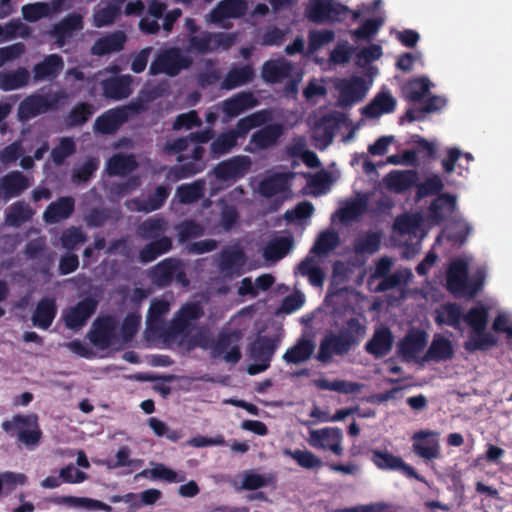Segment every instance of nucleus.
I'll use <instances>...</instances> for the list:
<instances>
[{"label":"nucleus","mask_w":512,"mask_h":512,"mask_svg":"<svg viewBox=\"0 0 512 512\" xmlns=\"http://www.w3.org/2000/svg\"><path fill=\"white\" fill-rule=\"evenodd\" d=\"M366 334V326L356 317H351L336 333L327 331L321 338L316 360L322 364L332 362L334 356L343 357L357 347Z\"/></svg>","instance_id":"nucleus-1"},{"label":"nucleus","mask_w":512,"mask_h":512,"mask_svg":"<svg viewBox=\"0 0 512 512\" xmlns=\"http://www.w3.org/2000/svg\"><path fill=\"white\" fill-rule=\"evenodd\" d=\"M485 271L478 269L468 276V263L461 258L453 260L446 275V287L455 297L473 298L483 288Z\"/></svg>","instance_id":"nucleus-2"},{"label":"nucleus","mask_w":512,"mask_h":512,"mask_svg":"<svg viewBox=\"0 0 512 512\" xmlns=\"http://www.w3.org/2000/svg\"><path fill=\"white\" fill-rule=\"evenodd\" d=\"M147 278L153 286L159 289L169 287L173 281L182 287H187L190 284L182 261L175 257L165 258L150 267L147 271Z\"/></svg>","instance_id":"nucleus-3"},{"label":"nucleus","mask_w":512,"mask_h":512,"mask_svg":"<svg viewBox=\"0 0 512 512\" xmlns=\"http://www.w3.org/2000/svg\"><path fill=\"white\" fill-rule=\"evenodd\" d=\"M2 428L9 436L17 437V440L26 446L37 445L42 436L35 414H16L11 420L4 421Z\"/></svg>","instance_id":"nucleus-4"},{"label":"nucleus","mask_w":512,"mask_h":512,"mask_svg":"<svg viewBox=\"0 0 512 512\" xmlns=\"http://www.w3.org/2000/svg\"><path fill=\"white\" fill-rule=\"evenodd\" d=\"M192 59L186 56L177 47H170L160 51L149 67V74L156 76L165 74L170 77L177 76L182 70L192 65Z\"/></svg>","instance_id":"nucleus-5"},{"label":"nucleus","mask_w":512,"mask_h":512,"mask_svg":"<svg viewBox=\"0 0 512 512\" xmlns=\"http://www.w3.org/2000/svg\"><path fill=\"white\" fill-rule=\"evenodd\" d=\"M203 315L204 310L200 303L188 302L183 304L167 325L165 342L175 341L180 335L187 336L193 328V322L202 318Z\"/></svg>","instance_id":"nucleus-6"},{"label":"nucleus","mask_w":512,"mask_h":512,"mask_svg":"<svg viewBox=\"0 0 512 512\" xmlns=\"http://www.w3.org/2000/svg\"><path fill=\"white\" fill-rule=\"evenodd\" d=\"M349 8L335 0H311L306 16L313 23L341 22L347 17Z\"/></svg>","instance_id":"nucleus-7"},{"label":"nucleus","mask_w":512,"mask_h":512,"mask_svg":"<svg viewBox=\"0 0 512 512\" xmlns=\"http://www.w3.org/2000/svg\"><path fill=\"white\" fill-rule=\"evenodd\" d=\"M235 42V35L225 32L204 31L200 35H192L188 39L189 49L204 55L219 48L229 49Z\"/></svg>","instance_id":"nucleus-8"},{"label":"nucleus","mask_w":512,"mask_h":512,"mask_svg":"<svg viewBox=\"0 0 512 512\" xmlns=\"http://www.w3.org/2000/svg\"><path fill=\"white\" fill-rule=\"evenodd\" d=\"M117 321L111 315L97 317L88 333L90 342L98 349L104 350L116 343Z\"/></svg>","instance_id":"nucleus-9"},{"label":"nucleus","mask_w":512,"mask_h":512,"mask_svg":"<svg viewBox=\"0 0 512 512\" xmlns=\"http://www.w3.org/2000/svg\"><path fill=\"white\" fill-rule=\"evenodd\" d=\"M98 300L88 296L69 307L63 313L65 326L74 331L82 329L98 308Z\"/></svg>","instance_id":"nucleus-10"},{"label":"nucleus","mask_w":512,"mask_h":512,"mask_svg":"<svg viewBox=\"0 0 512 512\" xmlns=\"http://www.w3.org/2000/svg\"><path fill=\"white\" fill-rule=\"evenodd\" d=\"M249 156L237 155L219 162L213 169L214 176L221 182H236L242 179L251 169Z\"/></svg>","instance_id":"nucleus-11"},{"label":"nucleus","mask_w":512,"mask_h":512,"mask_svg":"<svg viewBox=\"0 0 512 512\" xmlns=\"http://www.w3.org/2000/svg\"><path fill=\"white\" fill-rule=\"evenodd\" d=\"M372 451V461L379 469L398 471L406 478L416 479L430 487L429 482L418 474L412 466L406 464L401 457L393 455L388 450Z\"/></svg>","instance_id":"nucleus-12"},{"label":"nucleus","mask_w":512,"mask_h":512,"mask_svg":"<svg viewBox=\"0 0 512 512\" xmlns=\"http://www.w3.org/2000/svg\"><path fill=\"white\" fill-rule=\"evenodd\" d=\"M58 97H49L34 93L25 97L18 106V117L22 121L30 120L56 107Z\"/></svg>","instance_id":"nucleus-13"},{"label":"nucleus","mask_w":512,"mask_h":512,"mask_svg":"<svg viewBox=\"0 0 512 512\" xmlns=\"http://www.w3.org/2000/svg\"><path fill=\"white\" fill-rule=\"evenodd\" d=\"M241 334L238 331H222L218 334L212 346L214 356H221L226 362L236 364L241 359V351L238 345Z\"/></svg>","instance_id":"nucleus-14"},{"label":"nucleus","mask_w":512,"mask_h":512,"mask_svg":"<svg viewBox=\"0 0 512 512\" xmlns=\"http://www.w3.org/2000/svg\"><path fill=\"white\" fill-rule=\"evenodd\" d=\"M276 349V343L273 339L263 336L257 338L250 346V356L256 362L251 365L248 372L251 375L265 371L272 359Z\"/></svg>","instance_id":"nucleus-15"},{"label":"nucleus","mask_w":512,"mask_h":512,"mask_svg":"<svg viewBox=\"0 0 512 512\" xmlns=\"http://www.w3.org/2000/svg\"><path fill=\"white\" fill-rule=\"evenodd\" d=\"M64 69V60L60 54L53 53L46 55L42 61L36 63L32 68L33 81H52L56 79Z\"/></svg>","instance_id":"nucleus-16"},{"label":"nucleus","mask_w":512,"mask_h":512,"mask_svg":"<svg viewBox=\"0 0 512 512\" xmlns=\"http://www.w3.org/2000/svg\"><path fill=\"white\" fill-rule=\"evenodd\" d=\"M367 90L365 80L361 77L355 76L350 80H345L339 86L338 106L346 108L360 102L365 97Z\"/></svg>","instance_id":"nucleus-17"},{"label":"nucleus","mask_w":512,"mask_h":512,"mask_svg":"<svg viewBox=\"0 0 512 512\" xmlns=\"http://www.w3.org/2000/svg\"><path fill=\"white\" fill-rule=\"evenodd\" d=\"M427 345V333L423 330L408 332L398 343V353L405 361H414Z\"/></svg>","instance_id":"nucleus-18"},{"label":"nucleus","mask_w":512,"mask_h":512,"mask_svg":"<svg viewBox=\"0 0 512 512\" xmlns=\"http://www.w3.org/2000/svg\"><path fill=\"white\" fill-rule=\"evenodd\" d=\"M129 118V108L110 109L98 116L94 122V130L101 134H113Z\"/></svg>","instance_id":"nucleus-19"},{"label":"nucleus","mask_w":512,"mask_h":512,"mask_svg":"<svg viewBox=\"0 0 512 512\" xmlns=\"http://www.w3.org/2000/svg\"><path fill=\"white\" fill-rule=\"evenodd\" d=\"M394 336L388 327L377 328L372 337L366 342L364 349L375 359L385 357L392 350Z\"/></svg>","instance_id":"nucleus-20"},{"label":"nucleus","mask_w":512,"mask_h":512,"mask_svg":"<svg viewBox=\"0 0 512 512\" xmlns=\"http://www.w3.org/2000/svg\"><path fill=\"white\" fill-rule=\"evenodd\" d=\"M103 96L107 99L122 100L132 93V77L130 75L113 76L101 81Z\"/></svg>","instance_id":"nucleus-21"},{"label":"nucleus","mask_w":512,"mask_h":512,"mask_svg":"<svg viewBox=\"0 0 512 512\" xmlns=\"http://www.w3.org/2000/svg\"><path fill=\"white\" fill-rule=\"evenodd\" d=\"M293 178V172L274 173L260 181L258 191L266 198L285 193L290 191V182Z\"/></svg>","instance_id":"nucleus-22"},{"label":"nucleus","mask_w":512,"mask_h":512,"mask_svg":"<svg viewBox=\"0 0 512 512\" xmlns=\"http://www.w3.org/2000/svg\"><path fill=\"white\" fill-rule=\"evenodd\" d=\"M170 310V304L164 299H153L147 313V329L156 333L165 341L167 325L164 322V315Z\"/></svg>","instance_id":"nucleus-23"},{"label":"nucleus","mask_w":512,"mask_h":512,"mask_svg":"<svg viewBox=\"0 0 512 512\" xmlns=\"http://www.w3.org/2000/svg\"><path fill=\"white\" fill-rule=\"evenodd\" d=\"M83 28V17L78 13H72L56 23L50 31L58 47H63L74 31Z\"/></svg>","instance_id":"nucleus-24"},{"label":"nucleus","mask_w":512,"mask_h":512,"mask_svg":"<svg viewBox=\"0 0 512 512\" xmlns=\"http://www.w3.org/2000/svg\"><path fill=\"white\" fill-rule=\"evenodd\" d=\"M283 134V126L279 123L268 124L255 131L250 138V145L253 149L246 148L247 151L264 150L274 146Z\"/></svg>","instance_id":"nucleus-25"},{"label":"nucleus","mask_w":512,"mask_h":512,"mask_svg":"<svg viewBox=\"0 0 512 512\" xmlns=\"http://www.w3.org/2000/svg\"><path fill=\"white\" fill-rule=\"evenodd\" d=\"M29 186V179L24 174L11 171L0 179V196L8 201L21 195Z\"/></svg>","instance_id":"nucleus-26"},{"label":"nucleus","mask_w":512,"mask_h":512,"mask_svg":"<svg viewBox=\"0 0 512 512\" xmlns=\"http://www.w3.org/2000/svg\"><path fill=\"white\" fill-rule=\"evenodd\" d=\"M75 210V200L71 196L59 197L51 202L43 213V219L48 224H55L68 219Z\"/></svg>","instance_id":"nucleus-27"},{"label":"nucleus","mask_w":512,"mask_h":512,"mask_svg":"<svg viewBox=\"0 0 512 512\" xmlns=\"http://www.w3.org/2000/svg\"><path fill=\"white\" fill-rule=\"evenodd\" d=\"M453 356L454 348L451 341L444 336L435 335L421 361L440 363L451 360Z\"/></svg>","instance_id":"nucleus-28"},{"label":"nucleus","mask_w":512,"mask_h":512,"mask_svg":"<svg viewBox=\"0 0 512 512\" xmlns=\"http://www.w3.org/2000/svg\"><path fill=\"white\" fill-rule=\"evenodd\" d=\"M241 478V483L234 482L236 490L254 491L263 487L275 485L277 477L274 473L259 474L254 470H246L238 475Z\"/></svg>","instance_id":"nucleus-29"},{"label":"nucleus","mask_w":512,"mask_h":512,"mask_svg":"<svg viewBox=\"0 0 512 512\" xmlns=\"http://www.w3.org/2000/svg\"><path fill=\"white\" fill-rule=\"evenodd\" d=\"M127 38L123 31H115L98 38L91 47V54L104 56L112 52H119L124 48Z\"/></svg>","instance_id":"nucleus-30"},{"label":"nucleus","mask_w":512,"mask_h":512,"mask_svg":"<svg viewBox=\"0 0 512 512\" xmlns=\"http://www.w3.org/2000/svg\"><path fill=\"white\" fill-rule=\"evenodd\" d=\"M257 105V100L251 92H240L222 103V110L229 118H234L242 112Z\"/></svg>","instance_id":"nucleus-31"},{"label":"nucleus","mask_w":512,"mask_h":512,"mask_svg":"<svg viewBox=\"0 0 512 512\" xmlns=\"http://www.w3.org/2000/svg\"><path fill=\"white\" fill-rule=\"evenodd\" d=\"M456 209V197L444 193L438 195L429 206V217L436 224L442 223Z\"/></svg>","instance_id":"nucleus-32"},{"label":"nucleus","mask_w":512,"mask_h":512,"mask_svg":"<svg viewBox=\"0 0 512 512\" xmlns=\"http://www.w3.org/2000/svg\"><path fill=\"white\" fill-rule=\"evenodd\" d=\"M395 108V98L388 92H380L369 104L362 108L361 113L368 118H376L383 114L392 113Z\"/></svg>","instance_id":"nucleus-33"},{"label":"nucleus","mask_w":512,"mask_h":512,"mask_svg":"<svg viewBox=\"0 0 512 512\" xmlns=\"http://www.w3.org/2000/svg\"><path fill=\"white\" fill-rule=\"evenodd\" d=\"M57 314L56 301L53 298L44 297L37 303L32 315V323L41 329H48Z\"/></svg>","instance_id":"nucleus-34"},{"label":"nucleus","mask_w":512,"mask_h":512,"mask_svg":"<svg viewBox=\"0 0 512 512\" xmlns=\"http://www.w3.org/2000/svg\"><path fill=\"white\" fill-rule=\"evenodd\" d=\"M315 347V342L312 339L302 336L292 347L286 350L283 359L285 362L292 364L305 362L311 358Z\"/></svg>","instance_id":"nucleus-35"},{"label":"nucleus","mask_w":512,"mask_h":512,"mask_svg":"<svg viewBox=\"0 0 512 512\" xmlns=\"http://www.w3.org/2000/svg\"><path fill=\"white\" fill-rule=\"evenodd\" d=\"M292 64L285 59L268 60L262 66V78L268 83H280L289 77Z\"/></svg>","instance_id":"nucleus-36"},{"label":"nucleus","mask_w":512,"mask_h":512,"mask_svg":"<svg viewBox=\"0 0 512 512\" xmlns=\"http://www.w3.org/2000/svg\"><path fill=\"white\" fill-rule=\"evenodd\" d=\"M434 320L440 326L447 325L460 329L463 321L462 308L459 304L452 302L441 304L435 311Z\"/></svg>","instance_id":"nucleus-37"},{"label":"nucleus","mask_w":512,"mask_h":512,"mask_svg":"<svg viewBox=\"0 0 512 512\" xmlns=\"http://www.w3.org/2000/svg\"><path fill=\"white\" fill-rule=\"evenodd\" d=\"M416 171H391L385 177V183L389 190L395 193H403L417 184Z\"/></svg>","instance_id":"nucleus-38"},{"label":"nucleus","mask_w":512,"mask_h":512,"mask_svg":"<svg viewBox=\"0 0 512 512\" xmlns=\"http://www.w3.org/2000/svg\"><path fill=\"white\" fill-rule=\"evenodd\" d=\"M172 249V239L168 236H162L159 239L146 244L139 251V261L143 264L150 263L159 256L169 252Z\"/></svg>","instance_id":"nucleus-39"},{"label":"nucleus","mask_w":512,"mask_h":512,"mask_svg":"<svg viewBox=\"0 0 512 512\" xmlns=\"http://www.w3.org/2000/svg\"><path fill=\"white\" fill-rule=\"evenodd\" d=\"M432 85L425 76L413 78L403 86V95L409 102H421L429 94Z\"/></svg>","instance_id":"nucleus-40"},{"label":"nucleus","mask_w":512,"mask_h":512,"mask_svg":"<svg viewBox=\"0 0 512 512\" xmlns=\"http://www.w3.org/2000/svg\"><path fill=\"white\" fill-rule=\"evenodd\" d=\"M292 236H280L267 243L263 249V257L269 261H279L284 258L293 248Z\"/></svg>","instance_id":"nucleus-41"},{"label":"nucleus","mask_w":512,"mask_h":512,"mask_svg":"<svg viewBox=\"0 0 512 512\" xmlns=\"http://www.w3.org/2000/svg\"><path fill=\"white\" fill-rule=\"evenodd\" d=\"M270 119V113L267 110H260L252 113L246 117L239 119L234 129H230L234 132L236 139L244 138L250 130L256 127H260Z\"/></svg>","instance_id":"nucleus-42"},{"label":"nucleus","mask_w":512,"mask_h":512,"mask_svg":"<svg viewBox=\"0 0 512 512\" xmlns=\"http://www.w3.org/2000/svg\"><path fill=\"white\" fill-rule=\"evenodd\" d=\"M30 80V73L25 67L16 70L0 72V89L13 91L25 87Z\"/></svg>","instance_id":"nucleus-43"},{"label":"nucleus","mask_w":512,"mask_h":512,"mask_svg":"<svg viewBox=\"0 0 512 512\" xmlns=\"http://www.w3.org/2000/svg\"><path fill=\"white\" fill-rule=\"evenodd\" d=\"M137 166L133 155L117 153L107 161L106 171L110 176H125L134 171Z\"/></svg>","instance_id":"nucleus-44"},{"label":"nucleus","mask_w":512,"mask_h":512,"mask_svg":"<svg viewBox=\"0 0 512 512\" xmlns=\"http://www.w3.org/2000/svg\"><path fill=\"white\" fill-rule=\"evenodd\" d=\"M254 75V69L250 64L232 68L228 71L221 84V87L226 90L234 89L251 82L254 78Z\"/></svg>","instance_id":"nucleus-45"},{"label":"nucleus","mask_w":512,"mask_h":512,"mask_svg":"<svg viewBox=\"0 0 512 512\" xmlns=\"http://www.w3.org/2000/svg\"><path fill=\"white\" fill-rule=\"evenodd\" d=\"M33 215L34 211L28 203L16 201L9 207L5 222L9 226L17 228L30 221Z\"/></svg>","instance_id":"nucleus-46"},{"label":"nucleus","mask_w":512,"mask_h":512,"mask_svg":"<svg viewBox=\"0 0 512 512\" xmlns=\"http://www.w3.org/2000/svg\"><path fill=\"white\" fill-rule=\"evenodd\" d=\"M496 345L497 338L491 332L483 330L482 332H471L463 347L467 352L474 353L476 351H487Z\"/></svg>","instance_id":"nucleus-47"},{"label":"nucleus","mask_w":512,"mask_h":512,"mask_svg":"<svg viewBox=\"0 0 512 512\" xmlns=\"http://www.w3.org/2000/svg\"><path fill=\"white\" fill-rule=\"evenodd\" d=\"M488 319L489 309L482 303L471 307L466 314L463 313V321L471 328V332L486 330Z\"/></svg>","instance_id":"nucleus-48"},{"label":"nucleus","mask_w":512,"mask_h":512,"mask_svg":"<svg viewBox=\"0 0 512 512\" xmlns=\"http://www.w3.org/2000/svg\"><path fill=\"white\" fill-rule=\"evenodd\" d=\"M205 181L199 179L190 184H182L177 187L176 195L182 204H192L204 197Z\"/></svg>","instance_id":"nucleus-49"},{"label":"nucleus","mask_w":512,"mask_h":512,"mask_svg":"<svg viewBox=\"0 0 512 512\" xmlns=\"http://www.w3.org/2000/svg\"><path fill=\"white\" fill-rule=\"evenodd\" d=\"M170 195V188L167 186H158L153 194H150L147 199L136 200L137 210L146 213L160 209L166 202Z\"/></svg>","instance_id":"nucleus-50"},{"label":"nucleus","mask_w":512,"mask_h":512,"mask_svg":"<svg viewBox=\"0 0 512 512\" xmlns=\"http://www.w3.org/2000/svg\"><path fill=\"white\" fill-rule=\"evenodd\" d=\"M95 111L94 105L79 102L67 114L65 122L69 127H81L94 115Z\"/></svg>","instance_id":"nucleus-51"},{"label":"nucleus","mask_w":512,"mask_h":512,"mask_svg":"<svg viewBox=\"0 0 512 512\" xmlns=\"http://www.w3.org/2000/svg\"><path fill=\"white\" fill-rule=\"evenodd\" d=\"M245 263V254L240 248L225 249L221 252L219 268L224 273H233Z\"/></svg>","instance_id":"nucleus-52"},{"label":"nucleus","mask_w":512,"mask_h":512,"mask_svg":"<svg viewBox=\"0 0 512 512\" xmlns=\"http://www.w3.org/2000/svg\"><path fill=\"white\" fill-rule=\"evenodd\" d=\"M238 145L234 132L230 130L220 133L210 144V152L213 158H218L232 151Z\"/></svg>","instance_id":"nucleus-53"},{"label":"nucleus","mask_w":512,"mask_h":512,"mask_svg":"<svg viewBox=\"0 0 512 512\" xmlns=\"http://www.w3.org/2000/svg\"><path fill=\"white\" fill-rule=\"evenodd\" d=\"M121 14L119 3L110 2L105 7L96 10L93 14V24L97 28L112 25L116 18Z\"/></svg>","instance_id":"nucleus-54"},{"label":"nucleus","mask_w":512,"mask_h":512,"mask_svg":"<svg viewBox=\"0 0 512 512\" xmlns=\"http://www.w3.org/2000/svg\"><path fill=\"white\" fill-rule=\"evenodd\" d=\"M314 384L318 389L335 391L344 394L356 393L362 387L360 383L345 380L329 381L327 379H317L314 380Z\"/></svg>","instance_id":"nucleus-55"},{"label":"nucleus","mask_w":512,"mask_h":512,"mask_svg":"<svg viewBox=\"0 0 512 512\" xmlns=\"http://www.w3.org/2000/svg\"><path fill=\"white\" fill-rule=\"evenodd\" d=\"M165 230L166 223L159 217L148 218L138 226V234L146 240L159 239Z\"/></svg>","instance_id":"nucleus-56"},{"label":"nucleus","mask_w":512,"mask_h":512,"mask_svg":"<svg viewBox=\"0 0 512 512\" xmlns=\"http://www.w3.org/2000/svg\"><path fill=\"white\" fill-rule=\"evenodd\" d=\"M339 244V235L335 231L325 230L321 232L311 248V253L326 255Z\"/></svg>","instance_id":"nucleus-57"},{"label":"nucleus","mask_w":512,"mask_h":512,"mask_svg":"<svg viewBox=\"0 0 512 512\" xmlns=\"http://www.w3.org/2000/svg\"><path fill=\"white\" fill-rule=\"evenodd\" d=\"M381 244V236L376 232H368L366 235L359 237L354 242V251L356 254L372 255L376 253Z\"/></svg>","instance_id":"nucleus-58"},{"label":"nucleus","mask_w":512,"mask_h":512,"mask_svg":"<svg viewBox=\"0 0 512 512\" xmlns=\"http://www.w3.org/2000/svg\"><path fill=\"white\" fill-rule=\"evenodd\" d=\"M205 168L204 163H196L194 161L186 162L181 165H176L172 167L167 177L172 179L173 181H179L182 179L190 178L200 172H202Z\"/></svg>","instance_id":"nucleus-59"},{"label":"nucleus","mask_w":512,"mask_h":512,"mask_svg":"<svg viewBox=\"0 0 512 512\" xmlns=\"http://www.w3.org/2000/svg\"><path fill=\"white\" fill-rule=\"evenodd\" d=\"M141 324V316L137 313H128L120 326L119 336L123 343H129L136 336Z\"/></svg>","instance_id":"nucleus-60"},{"label":"nucleus","mask_w":512,"mask_h":512,"mask_svg":"<svg viewBox=\"0 0 512 512\" xmlns=\"http://www.w3.org/2000/svg\"><path fill=\"white\" fill-rule=\"evenodd\" d=\"M178 239L184 243L192 238H198L204 235V227L194 220H184L176 226Z\"/></svg>","instance_id":"nucleus-61"},{"label":"nucleus","mask_w":512,"mask_h":512,"mask_svg":"<svg viewBox=\"0 0 512 512\" xmlns=\"http://www.w3.org/2000/svg\"><path fill=\"white\" fill-rule=\"evenodd\" d=\"M76 152V145L72 138L63 137L59 144L51 150L52 161L56 165H62L66 158Z\"/></svg>","instance_id":"nucleus-62"},{"label":"nucleus","mask_w":512,"mask_h":512,"mask_svg":"<svg viewBox=\"0 0 512 512\" xmlns=\"http://www.w3.org/2000/svg\"><path fill=\"white\" fill-rule=\"evenodd\" d=\"M335 33L333 30H311L308 34V49L311 53L318 51L321 47L334 41Z\"/></svg>","instance_id":"nucleus-63"},{"label":"nucleus","mask_w":512,"mask_h":512,"mask_svg":"<svg viewBox=\"0 0 512 512\" xmlns=\"http://www.w3.org/2000/svg\"><path fill=\"white\" fill-rule=\"evenodd\" d=\"M384 24L382 17L370 18L365 20L357 29L351 33L356 39L369 40L371 39L381 26Z\"/></svg>","instance_id":"nucleus-64"}]
</instances>
